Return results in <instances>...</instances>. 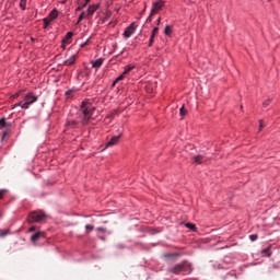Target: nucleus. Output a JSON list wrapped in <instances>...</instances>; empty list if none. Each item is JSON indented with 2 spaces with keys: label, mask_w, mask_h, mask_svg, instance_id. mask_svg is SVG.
I'll list each match as a JSON object with an SVG mask.
<instances>
[{
  "label": "nucleus",
  "mask_w": 280,
  "mask_h": 280,
  "mask_svg": "<svg viewBox=\"0 0 280 280\" xmlns=\"http://www.w3.org/2000/svg\"><path fill=\"white\" fill-rule=\"evenodd\" d=\"M94 113H95V106H93V103H91V101L85 100L81 103V106L79 109V117L81 119L82 126H86V124H89V120L93 119Z\"/></svg>",
  "instance_id": "obj_1"
},
{
  "label": "nucleus",
  "mask_w": 280,
  "mask_h": 280,
  "mask_svg": "<svg viewBox=\"0 0 280 280\" xmlns=\"http://www.w3.org/2000/svg\"><path fill=\"white\" fill-rule=\"evenodd\" d=\"M173 275H189L191 272V265L187 261L177 264L168 269Z\"/></svg>",
  "instance_id": "obj_2"
},
{
  "label": "nucleus",
  "mask_w": 280,
  "mask_h": 280,
  "mask_svg": "<svg viewBox=\"0 0 280 280\" xmlns=\"http://www.w3.org/2000/svg\"><path fill=\"white\" fill-rule=\"evenodd\" d=\"M47 220V214L43 210L32 211L27 217L28 224H40Z\"/></svg>",
  "instance_id": "obj_3"
},
{
  "label": "nucleus",
  "mask_w": 280,
  "mask_h": 280,
  "mask_svg": "<svg viewBox=\"0 0 280 280\" xmlns=\"http://www.w3.org/2000/svg\"><path fill=\"white\" fill-rule=\"evenodd\" d=\"M24 104H23V109L27 110L32 104H35V102H38V96L35 95L34 93H28L24 96L23 98Z\"/></svg>",
  "instance_id": "obj_4"
},
{
  "label": "nucleus",
  "mask_w": 280,
  "mask_h": 280,
  "mask_svg": "<svg viewBox=\"0 0 280 280\" xmlns=\"http://www.w3.org/2000/svg\"><path fill=\"white\" fill-rule=\"evenodd\" d=\"M163 5H165V0H159L158 2L153 3L151 13L147 19V23H152V16H154V14H156V12H159V10H162Z\"/></svg>",
  "instance_id": "obj_5"
},
{
  "label": "nucleus",
  "mask_w": 280,
  "mask_h": 280,
  "mask_svg": "<svg viewBox=\"0 0 280 280\" xmlns=\"http://www.w3.org/2000/svg\"><path fill=\"white\" fill-rule=\"evenodd\" d=\"M135 32H136L135 23H131L128 27L125 28L122 36L124 38H130V36L135 34Z\"/></svg>",
  "instance_id": "obj_6"
},
{
  "label": "nucleus",
  "mask_w": 280,
  "mask_h": 280,
  "mask_svg": "<svg viewBox=\"0 0 280 280\" xmlns=\"http://www.w3.org/2000/svg\"><path fill=\"white\" fill-rule=\"evenodd\" d=\"M119 139H121V133L118 136H114L110 138V140L107 142L106 148H110L113 145H117L119 143Z\"/></svg>",
  "instance_id": "obj_7"
},
{
  "label": "nucleus",
  "mask_w": 280,
  "mask_h": 280,
  "mask_svg": "<svg viewBox=\"0 0 280 280\" xmlns=\"http://www.w3.org/2000/svg\"><path fill=\"white\" fill-rule=\"evenodd\" d=\"M71 38H73V32H68L66 37L62 39L63 49H65V45H70Z\"/></svg>",
  "instance_id": "obj_8"
},
{
  "label": "nucleus",
  "mask_w": 280,
  "mask_h": 280,
  "mask_svg": "<svg viewBox=\"0 0 280 280\" xmlns=\"http://www.w3.org/2000/svg\"><path fill=\"white\" fill-rule=\"evenodd\" d=\"M100 8V4H92L88 8V16H93L95 12H97V9Z\"/></svg>",
  "instance_id": "obj_9"
},
{
  "label": "nucleus",
  "mask_w": 280,
  "mask_h": 280,
  "mask_svg": "<svg viewBox=\"0 0 280 280\" xmlns=\"http://www.w3.org/2000/svg\"><path fill=\"white\" fill-rule=\"evenodd\" d=\"M63 65L66 67H73V65H75V55H71L69 59L63 61Z\"/></svg>",
  "instance_id": "obj_10"
},
{
  "label": "nucleus",
  "mask_w": 280,
  "mask_h": 280,
  "mask_svg": "<svg viewBox=\"0 0 280 280\" xmlns=\"http://www.w3.org/2000/svg\"><path fill=\"white\" fill-rule=\"evenodd\" d=\"M91 65H92L93 69H100V67H102L104 65V59L98 58L95 61H91Z\"/></svg>",
  "instance_id": "obj_11"
},
{
  "label": "nucleus",
  "mask_w": 280,
  "mask_h": 280,
  "mask_svg": "<svg viewBox=\"0 0 280 280\" xmlns=\"http://www.w3.org/2000/svg\"><path fill=\"white\" fill-rule=\"evenodd\" d=\"M205 161H207V159H205L202 155L194 156V163H196V165H202Z\"/></svg>",
  "instance_id": "obj_12"
},
{
  "label": "nucleus",
  "mask_w": 280,
  "mask_h": 280,
  "mask_svg": "<svg viewBox=\"0 0 280 280\" xmlns=\"http://www.w3.org/2000/svg\"><path fill=\"white\" fill-rule=\"evenodd\" d=\"M43 237V232H37L35 234L32 235L31 240L33 243L38 242L40 238Z\"/></svg>",
  "instance_id": "obj_13"
},
{
  "label": "nucleus",
  "mask_w": 280,
  "mask_h": 280,
  "mask_svg": "<svg viewBox=\"0 0 280 280\" xmlns=\"http://www.w3.org/2000/svg\"><path fill=\"white\" fill-rule=\"evenodd\" d=\"M48 19H50V21H55V19H58V9H54L49 15Z\"/></svg>",
  "instance_id": "obj_14"
},
{
  "label": "nucleus",
  "mask_w": 280,
  "mask_h": 280,
  "mask_svg": "<svg viewBox=\"0 0 280 280\" xmlns=\"http://www.w3.org/2000/svg\"><path fill=\"white\" fill-rule=\"evenodd\" d=\"M12 126L10 122L5 120V118L0 119V128H10Z\"/></svg>",
  "instance_id": "obj_15"
},
{
  "label": "nucleus",
  "mask_w": 280,
  "mask_h": 280,
  "mask_svg": "<svg viewBox=\"0 0 280 280\" xmlns=\"http://www.w3.org/2000/svg\"><path fill=\"white\" fill-rule=\"evenodd\" d=\"M126 78V74H124V72L115 79V81L113 82L112 86H116L117 82H121V80H124Z\"/></svg>",
  "instance_id": "obj_16"
},
{
  "label": "nucleus",
  "mask_w": 280,
  "mask_h": 280,
  "mask_svg": "<svg viewBox=\"0 0 280 280\" xmlns=\"http://www.w3.org/2000/svg\"><path fill=\"white\" fill-rule=\"evenodd\" d=\"M132 69H135V66H133V65L126 66L124 72H122L124 75H128V73H129L130 71H132Z\"/></svg>",
  "instance_id": "obj_17"
},
{
  "label": "nucleus",
  "mask_w": 280,
  "mask_h": 280,
  "mask_svg": "<svg viewBox=\"0 0 280 280\" xmlns=\"http://www.w3.org/2000/svg\"><path fill=\"white\" fill-rule=\"evenodd\" d=\"M67 126H70V128H75V126H78V121H75V120H68L67 121Z\"/></svg>",
  "instance_id": "obj_18"
},
{
  "label": "nucleus",
  "mask_w": 280,
  "mask_h": 280,
  "mask_svg": "<svg viewBox=\"0 0 280 280\" xmlns=\"http://www.w3.org/2000/svg\"><path fill=\"white\" fill-rule=\"evenodd\" d=\"M185 226H186V229H189L190 231H196V224H194V223H186Z\"/></svg>",
  "instance_id": "obj_19"
},
{
  "label": "nucleus",
  "mask_w": 280,
  "mask_h": 280,
  "mask_svg": "<svg viewBox=\"0 0 280 280\" xmlns=\"http://www.w3.org/2000/svg\"><path fill=\"white\" fill-rule=\"evenodd\" d=\"M26 5H27V0H20L21 10H25Z\"/></svg>",
  "instance_id": "obj_20"
},
{
  "label": "nucleus",
  "mask_w": 280,
  "mask_h": 280,
  "mask_svg": "<svg viewBox=\"0 0 280 280\" xmlns=\"http://www.w3.org/2000/svg\"><path fill=\"white\" fill-rule=\"evenodd\" d=\"M164 34H165L166 36H170V35L172 34V27H171V26H166V27L164 28Z\"/></svg>",
  "instance_id": "obj_21"
},
{
  "label": "nucleus",
  "mask_w": 280,
  "mask_h": 280,
  "mask_svg": "<svg viewBox=\"0 0 280 280\" xmlns=\"http://www.w3.org/2000/svg\"><path fill=\"white\" fill-rule=\"evenodd\" d=\"M179 115L182 117H185V115H187V109H185V106H182L180 109H179Z\"/></svg>",
  "instance_id": "obj_22"
},
{
  "label": "nucleus",
  "mask_w": 280,
  "mask_h": 280,
  "mask_svg": "<svg viewBox=\"0 0 280 280\" xmlns=\"http://www.w3.org/2000/svg\"><path fill=\"white\" fill-rule=\"evenodd\" d=\"M271 102H272L271 98H268L267 101H265V102L262 103L264 108H268V106H270V103H271Z\"/></svg>",
  "instance_id": "obj_23"
},
{
  "label": "nucleus",
  "mask_w": 280,
  "mask_h": 280,
  "mask_svg": "<svg viewBox=\"0 0 280 280\" xmlns=\"http://www.w3.org/2000/svg\"><path fill=\"white\" fill-rule=\"evenodd\" d=\"M52 20H50L49 18H45L44 19V27H47L50 23H51Z\"/></svg>",
  "instance_id": "obj_24"
},
{
  "label": "nucleus",
  "mask_w": 280,
  "mask_h": 280,
  "mask_svg": "<svg viewBox=\"0 0 280 280\" xmlns=\"http://www.w3.org/2000/svg\"><path fill=\"white\" fill-rule=\"evenodd\" d=\"M258 237H259V236H258L257 234H252V235H249L250 242H257Z\"/></svg>",
  "instance_id": "obj_25"
},
{
  "label": "nucleus",
  "mask_w": 280,
  "mask_h": 280,
  "mask_svg": "<svg viewBox=\"0 0 280 280\" xmlns=\"http://www.w3.org/2000/svg\"><path fill=\"white\" fill-rule=\"evenodd\" d=\"M5 194H8L7 189H0V200H3V196H5Z\"/></svg>",
  "instance_id": "obj_26"
},
{
  "label": "nucleus",
  "mask_w": 280,
  "mask_h": 280,
  "mask_svg": "<svg viewBox=\"0 0 280 280\" xmlns=\"http://www.w3.org/2000/svg\"><path fill=\"white\" fill-rule=\"evenodd\" d=\"M94 229H95V226H93V225H85V231L88 232V233H91V231H94Z\"/></svg>",
  "instance_id": "obj_27"
},
{
  "label": "nucleus",
  "mask_w": 280,
  "mask_h": 280,
  "mask_svg": "<svg viewBox=\"0 0 280 280\" xmlns=\"http://www.w3.org/2000/svg\"><path fill=\"white\" fill-rule=\"evenodd\" d=\"M262 254H264V255H267V257H270V247L265 248V249L262 250Z\"/></svg>",
  "instance_id": "obj_28"
},
{
  "label": "nucleus",
  "mask_w": 280,
  "mask_h": 280,
  "mask_svg": "<svg viewBox=\"0 0 280 280\" xmlns=\"http://www.w3.org/2000/svg\"><path fill=\"white\" fill-rule=\"evenodd\" d=\"M159 34V26L154 27L151 36H156Z\"/></svg>",
  "instance_id": "obj_29"
},
{
  "label": "nucleus",
  "mask_w": 280,
  "mask_h": 280,
  "mask_svg": "<svg viewBox=\"0 0 280 280\" xmlns=\"http://www.w3.org/2000/svg\"><path fill=\"white\" fill-rule=\"evenodd\" d=\"M152 45H154V35H151L149 40V47H152Z\"/></svg>",
  "instance_id": "obj_30"
},
{
  "label": "nucleus",
  "mask_w": 280,
  "mask_h": 280,
  "mask_svg": "<svg viewBox=\"0 0 280 280\" xmlns=\"http://www.w3.org/2000/svg\"><path fill=\"white\" fill-rule=\"evenodd\" d=\"M72 93H75V89H70L68 91H66V95L69 97V95H71Z\"/></svg>",
  "instance_id": "obj_31"
},
{
  "label": "nucleus",
  "mask_w": 280,
  "mask_h": 280,
  "mask_svg": "<svg viewBox=\"0 0 280 280\" xmlns=\"http://www.w3.org/2000/svg\"><path fill=\"white\" fill-rule=\"evenodd\" d=\"M23 104H25V102H24V101H21V102L14 104V105H13V108H16L18 106H21V107L23 108Z\"/></svg>",
  "instance_id": "obj_32"
},
{
  "label": "nucleus",
  "mask_w": 280,
  "mask_h": 280,
  "mask_svg": "<svg viewBox=\"0 0 280 280\" xmlns=\"http://www.w3.org/2000/svg\"><path fill=\"white\" fill-rule=\"evenodd\" d=\"M9 231H1L0 232V237H5V235H8Z\"/></svg>",
  "instance_id": "obj_33"
},
{
  "label": "nucleus",
  "mask_w": 280,
  "mask_h": 280,
  "mask_svg": "<svg viewBox=\"0 0 280 280\" xmlns=\"http://www.w3.org/2000/svg\"><path fill=\"white\" fill-rule=\"evenodd\" d=\"M264 121L262 120H259V131L264 130Z\"/></svg>",
  "instance_id": "obj_34"
},
{
  "label": "nucleus",
  "mask_w": 280,
  "mask_h": 280,
  "mask_svg": "<svg viewBox=\"0 0 280 280\" xmlns=\"http://www.w3.org/2000/svg\"><path fill=\"white\" fill-rule=\"evenodd\" d=\"M8 135H10L9 131H3V133H2V139H5V137H8Z\"/></svg>",
  "instance_id": "obj_35"
},
{
  "label": "nucleus",
  "mask_w": 280,
  "mask_h": 280,
  "mask_svg": "<svg viewBox=\"0 0 280 280\" xmlns=\"http://www.w3.org/2000/svg\"><path fill=\"white\" fill-rule=\"evenodd\" d=\"M82 19H84V13L80 14L78 23H80L82 21Z\"/></svg>",
  "instance_id": "obj_36"
},
{
  "label": "nucleus",
  "mask_w": 280,
  "mask_h": 280,
  "mask_svg": "<svg viewBox=\"0 0 280 280\" xmlns=\"http://www.w3.org/2000/svg\"><path fill=\"white\" fill-rule=\"evenodd\" d=\"M33 231H36V226H31V228H30L28 232H30V233H33Z\"/></svg>",
  "instance_id": "obj_37"
},
{
  "label": "nucleus",
  "mask_w": 280,
  "mask_h": 280,
  "mask_svg": "<svg viewBox=\"0 0 280 280\" xmlns=\"http://www.w3.org/2000/svg\"><path fill=\"white\" fill-rule=\"evenodd\" d=\"M91 2V0H85V3L83 5V8H86V5Z\"/></svg>",
  "instance_id": "obj_38"
},
{
  "label": "nucleus",
  "mask_w": 280,
  "mask_h": 280,
  "mask_svg": "<svg viewBox=\"0 0 280 280\" xmlns=\"http://www.w3.org/2000/svg\"><path fill=\"white\" fill-rule=\"evenodd\" d=\"M156 23L158 25H161V18L158 19Z\"/></svg>",
  "instance_id": "obj_39"
},
{
  "label": "nucleus",
  "mask_w": 280,
  "mask_h": 280,
  "mask_svg": "<svg viewBox=\"0 0 280 280\" xmlns=\"http://www.w3.org/2000/svg\"><path fill=\"white\" fill-rule=\"evenodd\" d=\"M97 231L104 232V229L103 228H98Z\"/></svg>",
  "instance_id": "obj_40"
},
{
  "label": "nucleus",
  "mask_w": 280,
  "mask_h": 280,
  "mask_svg": "<svg viewBox=\"0 0 280 280\" xmlns=\"http://www.w3.org/2000/svg\"><path fill=\"white\" fill-rule=\"evenodd\" d=\"M78 11L82 10V7L77 8Z\"/></svg>",
  "instance_id": "obj_41"
},
{
  "label": "nucleus",
  "mask_w": 280,
  "mask_h": 280,
  "mask_svg": "<svg viewBox=\"0 0 280 280\" xmlns=\"http://www.w3.org/2000/svg\"><path fill=\"white\" fill-rule=\"evenodd\" d=\"M86 44L81 45V47H84Z\"/></svg>",
  "instance_id": "obj_42"
},
{
  "label": "nucleus",
  "mask_w": 280,
  "mask_h": 280,
  "mask_svg": "<svg viewBox=\"0 0 280 280\" xmlns=\"http://www.w3.org/2000/svg\"><path fill=\"white\" fill-rule=\"evenodd\" d=\"M154 233H158L156 230L153 231V234H154Z\"/></svg>",
  "instance_id": "obj_43"
}]
</instances>
